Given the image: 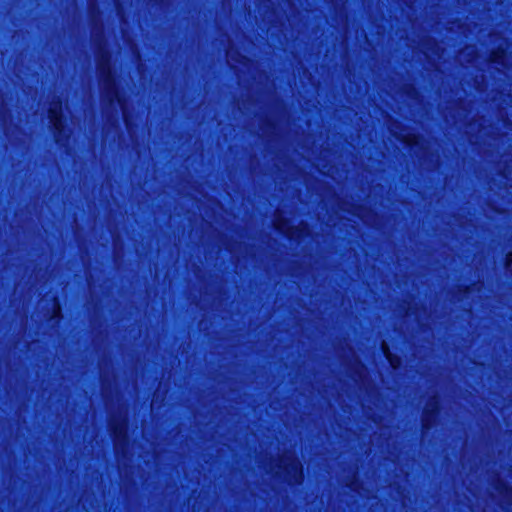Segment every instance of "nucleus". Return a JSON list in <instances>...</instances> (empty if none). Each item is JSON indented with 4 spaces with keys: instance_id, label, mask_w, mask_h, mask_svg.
<instances>
[{
    "instance_id": "7ed1b4c3",
    "label": "nucleus",
    "mask_w": 512,
    "mask_h": 512,
    "mask_svg": "<svg viewBox=\"0 0 512 512\" xmlns=\"http://www.w3.org/2000/svg\"><path fill=\"white\" fill-rule=\"evenodd\" d=\"M440 412V399L436 396L431 397L422 414L421 426L424 431H429L436 426Z\"/></svg>"
},
{
    "instance_id": "f257e3e1",
    "label": "nucleus",
    "mask_w": 512,
    "mask_h": 512,
    "mask_svg": "<svg viewBox=\"0 0 512 512\" xmlns=\"http://www.w3.org/2000/svg\"><path fill=\"white\" fill-rule=\"evenodd\" d=\"M97 69L104 85V93L107 101L110 104L117 103L123 106L126 99L118 86L115 72L111 67V54L107 50H99Z\"/></svg>"
},
{
    "instance_id": "423d86ee",
    "label": "nucleus",
    "mask_w": 512,
    "mask_h": 512,
    "mask_svg": "<svg viewBox=\"0 0 512 512\" xmlns=\"http://www.w3.org/2000/svg\"><path fill=\"white\" fill-rule=\"evenodd\" d=\"M495 488L501 495H504V496L512 495V486L505 481H502V480L497 481Z\"/></svg>"
},
{
    "instance_id": "f8f14e48",
    "label": "nucleus",
    "mask_w": 512,
    "mask_h": 512,
    "mask_svg": "<svg viewBox=\"0 0 512 512\" xmlns=\"http://www.w3.org/2000/svg\"><path fill=\"white\" fill-rule=\"evenodd\" d=\"M268 125L271 126V127H274V123L273 122H268Z\"/></svg>"
},
{
    "instance_id": "f03ea898",
    "label": "nucleus",
    "mask_w": 512,
    "mask_h": 512,
    "mask_svg": "<svg viewBox=\"0 0 512 512\" xmlns=\"http://www.w3.org/2000/svg\"><path fill=\"white\" fill-rule=\"evenodd\" d=\"M48 118L51 124L56 142L67 138L66 120L61 109V102L58 106H51L48 110Z\"/></svg>"
},
{
    "instance_id": "1a4fd4ad",
    "label": "nucleus",
    "mask_w": 512,
    "mask_h": 512,
    "mask_svg": "<svg viewBox=\"0 0 512 512\" xmlns=\"http://www.w3.org/2000/svg\"><path fill=\"white\" fill-rule=\"evenodd\" d=\"M387 359L392 367H395L397 364L400 363V358L396 355L389 354L387 356Z\"/></svg>"
},
{
    "instance_id": "9b49d317",
    "label": "nucleus",
    "mask_w": 512,
    "mask_h": 512,
    "mask_svg": "<svg viewBox=\"0 0 512 512\" xmlns=\"http://www.w3.org/2000/svg\"><path fill=\"white\" fill-rule=\"evenodd\" d=\"M291 231H292V232H297L299 235H301V234H302V232H303V230H302V229L297 228V227H293V228H291Z\"/></svg>"
},
{
    "instance_id": "6e6552de",
    "label": "nucleus",
    "mask_w": 512,
    "mask_h": 512,
    "mask_svg": "<svg viewBox=\"0 0 512 512\" xmlns=\"http://www.w3.org/2000/svg\"><path fill=\"white\" fill-rule=\"evenodd\" d=\"M504 266L507 270L512 269V251H510L506 254Z\"/></svg>"
},
{
    "instance_id": "9d476101",
    "label": "nucleus",
    "mask_w": 512,
    "mask_h": 512,
    "mask_svg": "<svg viewBox=\"0 0 512 512\" xmlns=\"http://www.w3.org/2000/svg\"><path fill=\"white\" fill-rule=\"evenodd\" d=\"M470 288H471V285L467 284V285H462L460 287V291L463 293V294H467L470 292Z\"/></svg>"
},
{
    "instance_id": "39448f33",
    "label": "nucleus",
    "mask_w": 512,
    "mask_h": 512,
    "mask_svg": "<svg viewBox=\"0 0 512 512\" xmlns=\"http://www.w3.org/2000/svg\"><path fill=\"white\" fill-rule=\"evenodd\" d=\"M287 473H293L294 476L298 475L299 477H303V465L299 460H293L291 463L287 464L284 467Z\"/></svg>"
},
{
    "instance_id": "0eeeda50",
    "label": "nucleus",
    "mask_w": 512,
    "mask_h": 512,
    "mask_svg": "<svg viewBox=\"0 0 512 512\" xmlns=\"http://www.w3.org/2000/svg\"><path fill=\"white\" fill-rule=\"evenodd\" d=\"M504 55H505V51H504V49H502V48H498L497 50H493V51L490 53L489 61H490L491 63L501 64V63H502V60H503Z\"/></svg>"
},
{
    "instance_id": "20e7f679",
    "label": "nucleus",
    "mask_w": 512,
    "mask_h": 512,
    "mask_svg": "<svg viewBox=\"0 0 512 512\" xmlns=\"http://www.w3.org/2000/svg\"><path fill=\"white\" fill-rule=\"evenodd\" d=\"M111 436L115 443L127 438V429L123 422L113 421L110 424Z\"/></svg>"
}]
</instances>
